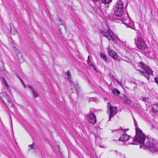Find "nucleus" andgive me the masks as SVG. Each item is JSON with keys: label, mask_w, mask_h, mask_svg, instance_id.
I'll list each match as a JSON object with an SVG mask.
<instances>
[{"label": "nucleus", "mask_w": 158, "mask_h": 158, "mask_svg": "<svg viewBox=\"0 0 158 158\" xmlns=\"http://www.w3.org/2000/svg\"><path fill=\"white\" fill-rule=\"evenodd\" d=\"M136 133L135 136L132 139V142H129V144H139L140 148L143 147L144 149L149 150L152 152L158 151V142L152 139H146L145 135L139 128H136Z\"/></svg>", "instance_id": "nucleus-1"}, {"label": "nucleus", "mask_w": 158, "mask_h": 158, "mask_svg": "<svg viewBox=\"0 0 158 158\" xmlns=\"http://www.w3.org/2000/svg\"><path fill=\"white\" fill-rule=\"evenodd\" d=\"M134 40L135 44L138 48L142 50H144L145 49L146 45L144 42L143 37L142 34H140L139 33L134 39Z\"/></svg>", "instance_id": "nucleus-2"}, {"label": "nucleus", "mask_w": 158, "mask_h": 158, "mask_svg": "<svg viewBox=\"0 0 158 158\" xmlns=\"http://www.w3.org/2000/svg\"><path fill=\"white\" fill-rule=\"evenodd\" d=\"M138 65L142 69L144 70L145 71V72H144L139 70V73L141 74L142 75L149 80V74H152V71L150 69L146 66L142 62H139L138 63Z\"/></svg>", "instance_id": "nucleus-3"}, {"label": "nucleus", "mask_w": 158, "mask_h": 158, "mask_svg": "<svg viewBox=\"0 0 158 158\" xmlns=\"http://www.w3.org/2000/svg\"><path fill=\"white\" fill-rule=\"evenodd\" d=\"M100 32L103 35L107 38L109 41L115 42L114 35V34L113 32L109 28H108L106 31L100 30Z\"/></svg>", "instance_id": "nucleus-4"}, {"label": "nucleus", "mask_w": 158, "mask_h": 158, "mask_svg": "<svg viewBox=\"0 0 158 158\" xmlns=\"http://www.w3.org/2000/svg\"><path fill=\"white\" fill-rule=\"evenodd\" d=\"M119 20H121L122 22L123 23L125 24L131 28L133 29V23H131L130 21V18L127 13L126 15L121 16V19H120Z\"/></svg>", "instance_id": "nucleus-5"}, {"label": "nucleus", "mask_w": 158, "mask_h": 158, "mask_svg": "<svg viewBox=\"0 0 158 158\" xmlns=\"http://www.w3.org/2000/svg\"><path fill=\"white\" fill-rule=\"evenodd\" d=\"M107 107L109 108L110 111V114L109 115V120H110L111 118L117 113V109L115 106H112L111 104L109 102H108L107 103Z\"/></svg>", "instance_id": "nucleus-6"}, {"label": "nucleus", "mask_w": 158, "mask_h": 158, "mask_svg": "<svg viewBox=\"0 0 158 158\" xmlns=\"http://www.w3.org/2000/svg\"><path fill=\"white\" fill-rule=\"evenodd\" d=\"M113 10L115 15L116 17V19H121V16H122L124 10L122 9H119L116 7H113Z\"/></svg>", "instance_id": "nucleus-7"}, {"label": "nucleus", "mask_w": 158, "mask_h": 158, "mask_svg": "<svg viewBox=\"0 0 158 158\" xmlns=\"http://www.w3.org/2000/svg\"><path fill=\"white\" fill-rule=\"evenodd\" d=\"M89 122V123L94 124L96 122V116L93 113H90L88 115Z\"/></svg>", "instance_id": "nucleus-8"}, {"label": "nucleus", "mask_w": 158, "mask_h": 158, "mask_svg": "<svg viewBox=\"0 0 158 158\" xmlns=\"http://www.w3.org/2000/svg\"><path fill=\"white\" fill-rule=\"evenodd\" d=\"M131 137V136L130 135H128L127 134L124 133L123 135L120 136L118 140L121 141L125 142L130 139Z\"/></svg>", "instance_id": "nucleus-9"}, {"label": "nucleus", "mask_w": 158, "mask_h": 158, "mask_svg": "<svg viewBox=\"0 0 158 158\" xmlns=\"http://www.w3.org/2000/svg\"><path fill=\"white\" fill-rule=\"evenodd\" d=\"M123 2L122 1L119 0L117 2L114 7H116L123 9Z\"/></svg>", "instance_id": "nucleus-10"}, {"label": "nucleus", "mask_w": 158, "mask_h": 158, "mask_svg": "<svg viewBox=\"0 0 158 158\" xmlns=\"http://www.w3.org/2000/svg\"><path fill=\"white\" fill-rule=\"evenodd\" d=\"M108 52L109 56H111L114 59H115L117 58V56L116 53L112 50H109Z\"/></svg>", "instance_id": "nucleus-11"}, {"label": "nucleus", "mask_w": 158, "mask_h": 158, "mask_svg": "<svg viewBox=\"0 0 158 158\" xmlns=\"http://www.w3.org/2000/svg\"><path fill=\"white\" fill-rule=\"evenodd\" d=\"M5 98L7 100V103L8 104V105L11 106L12 105V101H11V99L9 96L7 94L5 96Z\"/></svg>", "instance_id": "nucleus-12"}, {"label": "nucleus", "mask_w": 158, "mask_h": 158, "mask_svg": "<svg viewBox=\"0 0 158 158\" xmlns=\"http://www.w3.org/2000/svg\"><path fill=\"white\" fill-rule=\"evenodd\" d=\"M66 75L67 76V78L70 82L72 83H73V81L71 78L70 72L69 70L67 71V72L66 73Z\"/></svg>", "instance_id": "nucleus-13"}, {"label": "nucleus", "mask_w": 158, "mask_h": 158, "mask_svg": "<svg viewBox=\"0 0 158 158\" xmlns=\"http://www.w3.org/2000/svg\"><path fill=\"white\" fill-rule=\"evenodd\" d=\"M90 56H89L88 57V59L87 60V64L89 66L92 67L94 69L96 70V68L94 66L93 63L90 60Z\"/></svg>", "instance_id": "nucleus-14"}, {"label": "nucleus", "mask_w": 158, "mask_h": 158, "mask_svg": "<svg viewBox=\"0 0 158 158\" xmlns=\"http://www.w3.org/2000/svg\"><path fill=\"white\" fill-rule=\"evenodd\" d=\"M73 86L75 87V88L76 91L78 93L80 90V86L78 85V84H74Z\"/></svg>", "instance_id": "nucleus-15"}, {"label": "nucleus", "mask_w": 158, "mask_h": 158, "mask_svg": "<svg viewBox=\"0 0 158 158\" xmlns=\"http://www.w3.org/2000/svg\"><path fill=\"white\" fill-rule=\"evenodd\" d=\"M124 102L125 104L128 105L130 104V100L127 97H125Z\"/></svg>", "instance_id": "nucleus-16"}, {"label": "nucleus", "mask_w": 158, "mask_h": 158, "mask_svg": "<svg viewBox=\"0 0 158 158\" xmlns=\"http://www.w3.org/2000/svg\"><path fill=\"white\" fill-rule=\"evenodd\" d=\"M100 56L106 62H107L108 60V59L106 57V55L103 53H102L100 54Z\"/></svg>", "instance_id": "nucleus-17"}, {"label": "nucleus", "mask_w": 158, "mask_h": 158, "mask_svg": "<svg viewBox=\"0 0 158 158\" xmlns=\"http://www.w3.org/2000/svg\"><path fill=\"white\" fill-rule=\"evenodd\" d=\"M10 31L11 33L13 35H16L17 34V32L14 28H10Z\"/></svg>", "instance_id": "nucleus-18"}, {"label": "nucleus", "mask_w": 158, "mask_h": 158, "mask_svg": "<svg viewBox=\"0 0 158 158\" xmlns=\"http://www.w3.org/2000/svg\"><path fill=\"white\" fill-rule=\"evenodd\" d=\"M152 110L155 112H158V104L154 105L152 108Z\"/></svg>", "instance_id": "nucleus-19"}, {"label": "nucleus", "mask_w": 158, "mask_h": 158, "mask_svg": "<svg viewBox=\"0 0 158 158\" xmlns=\"http://www.w3.org/2000/svg\"><path fill=\"white\" fill-rule=\"evenodd\" d=\"M112 93L114 95L118 96L119 92V91L116 89H114L112 91Z\"/></svg>", "instance_id": "nucleus-20"}, {"label": "nucleus", "mask_w": 158, "mask_h": 158, "mask_svg": "<svg viewBox=\"0 0 158 158\" xmlns=\"http://www.w3.org/2000/svg\"><path fill=\"white\" fill-rule=\"evenodd\" d=\"M28 147H29V148L28 149L29 150L31 149H35V144L34 143H33L32 144L29 145H28Z\"/></svg>", "instance_id": "nucleus-21"}, {"label": "nucleus", "mask_w": 158, "mask_h": 158, "mask_svg": "<svg viewBox=\"0 0 158 158\" xmlns=\"http://www.w3.org/2000/svg\"><path fill=\"white\" fill-rule=\"evenodd\" d=\"M4 69V64L3 62L0 60V69L2 70H3Z\"/></svg>", "instance_id": "nucleus-22"}, {"label": "nucleus", "mask_w": 158, "mask_h": 158, "mask_svg": "<svg viewBox=\"0 0 158 158\" xmlns=\"http://www.w3.org/2000/svg\"><path fill=\"white\" fill-rule=\"evenodd\" d=\"M32 92L33 93V94L34 97L35 98H37L38 97V96H39L38 94L36 91H35V90H33L32 91Z\"/></svg>", "instance_id": "nucleus-23"}, {"label": "nucleus", "mask_w": 158, "mask_h": 158, "mask_svg": "<svg viewBox=\"0 0 158 158\" xmlns=\"http://www.w3.org/2000/svg\"><path fill=\"white\" fill-rule=\"evenodd\" d=\"M6 93L5 92H2L0 93V97L1 98H5Z\"/></svg>", "instance_id": "nucleus-24"}, {"label": "nucleus", "mask_w": 158, "mask_h": 158, "mask_svg": "<svg viewBox=\"0 0 158 158\" xmlns=\"http://www.w3.org/2000/svg\"><path fill=\"white\" fill-rule=\"evenodd\" d=\"M2 81L4 83V84L6 86L8 87V84L6 82V81L5 79L3 77H2Z\"/></svg>", "instance_id": "nucleus-25"}, {"label": "nucleus", "mask_w": 158, "mask_h": 158, "mask_svg": "<svg viewBox=\"0 0 158 158\" xmlns=\"http://www.w3.org/2000/svg\"><path fill=\"white\" fill-rule=\"evenodd\" d=\"M27 87L31 90L32 92L35 90L30 85H28Z\"/></svg>", "instance_id": "nucleus-26"}, {"label": "nucleus", "mask_w": 158, "mask_h": 158, "mask_svg": "<svg viewBox=\"0 0 158 158\" xmlns=\"http://www.w3.org/2000/svg\"><path fill=\"white\" fill-rule=\"evenodd\" d=\"M142 99L143 101H144V102H146L148 100V98H142Z\"/></svg>", "instance_id": "nucleus-27"}, {"label": "nucleus", "mask_w": 158, "mask_h": 158, "mask_svg": "<svg viewBox=\"0 0 158 158\" xmlns=\"http://www.w3.org/2000/svg\"><path fill=\"white\" fill-rule=\"evenodd\" d=\"M154 81L158 85V77H156L154 79Z\"/></svg>", "instance_id": "nucleus-28"}, {"label": "nucleus", "mask_w": 158, "mask_h": 158, "mask_svg": "<svg viewBox=\"0 0 158 158\" xmlns=\"http://www.w3.org/2000/svg\"><path fill=\"white\" fill-rule=\"evenodd\" d=\"M134 124H135V129H136V128H138L137 127V122L135 121V119L134 118Z\"/></svg>", "instance_id": "nucleus-29"}, {"label": "nucleus", "mask_w": 158, "mask_h": 158, "mask_svg": "<svg viewBox=\"0 0 158 158\" xmlns=\"http://www.w3.org/2000/svg\"><path fill=\"white\" fill-rule=\"evenodd\" d=\"M11 45L12 46V47L14 48H15V45L14 43H10Z\"/></svg>", "instance_id": "nucleus-30"}, {"label": "nucleus", "mask_w": 158, "mask_h": 158, "mask_svg": "<svg viewBox=\"0 0 158 158\" xmlns=\"http://www.w3.org/2000/svg\"><path fill=\"white\" fill-rule=\"evenodd\" d=\"M18 56H19V55H17V56L18 60H19L20 62H23V60H22V61H20V57H19Z\"/></svg>", "instance_id": "nucleus-31"}, {"label": "nucleus", "mask_w": 158, "mask_h": 158, "mask_svg": "<svg viewBox=\"0 0 158 158\" xmlns=\"http://www.w3.org/2000/svg\"><path fill=\"white\" fill-rule=\"evenodd\" d=\"M20 80L22 82V84H23V80H22V79L21 78Z\"/></svg>", "instance_id": "nucleus-32"}, {"label": "nucleus", "mask_w": 158, "mask_h": 158, "mask_svg": "<svg viewBox=\"0 0 158 158\" xmlns=\"http://www.w3.org/2000/svg\"><path fill=\"white\" fill-rule=\"evenodd\" d=\"M57 147L58 149H59V144L57 145Z\"/></svg>", "instance_id": "nucleus-33"}, {"label": "nucleus", "mask_w": 158, "mask_h": 158, "mask_svg": "<svg viewBox=\"0 0 158 158\" xmlns=\"http://www.w3.org/2000/svg\"><path fill=\"white\" fill-rule=\"evenodd\" d=\"M17 77H18V78L19 79H21V78L19 77V76H17Z\"/></svg>", "instance_id": "nucleus-34"}, {"label": "nucleus", "mask_w": 158, "mask_h": 158, "mask_svg": "<svg viewBox=\"0 0 158 158\" xmlns=\"http://www.w3.org/2000/svg\"><path fill=\"white\" fill-rule=\"evenodd\" d=\"M128 129H125L124 130V131H128Z\"/></svg>", "instance_id": "nucleus-35"}, {"label": "nucleus", "mask_w": 158, "mask_h": 158, "mask_svg": "<svg viewBox=\"0 0 158 158\" xmlns=\"http://www.w3.org/2000/svg\"><path fill=\"white\" fill-rule=\"evenodd\" d=\"M23 85L25 87V88H26V85H25V84H24V83H23Z\"/></svg>", "instance_id": "nucleus-36"}, {"label": "nucleus", "mask_w": 158, "mask_h": 158, "mask_svg": "<svg viewBox=\"0 0 158 158\" xmlns=\"http://www.w3.org/2000/svg\"><path fill=\"white\" fill-rule=\"evenodd\" d=\"M23 85L25 87V88H26V85H25V84H24V83H23Z\"/></svg>", "instance_id": "nucleus-37"}, {"label": "nucleus", "mask_w": 158, "mask_h": 158, "mask_svg": "<svg viewBox=\"0 0 158 158\" xmlns=\"http://www.w3.org/2000/svg\"><path fill=\"white\" fill-rule=\"evenodd\" d=\"M59 20L60 21L62 22V20H61V19H59Z\"/></svg>", "instance_id": "nucleus-38"}, {"label": "nucleus", "mask_w": 158, "mask_h": 158, "mask_svg": "<svg viewBox=\"0 0 158 158\" xmlns=\"http://www.w3.org/2000/svg\"><path fill=\"white\" fill-rule=\"evenodd\" d=\"M125 145H128V144L127 143V144H126V143H125Z\"/></svg>", "instance_id": "nucleus-39"}, {"label": "nucleus", "mask_w": 158, "mask_h": 158, "mask_svg": "<svg viewBox=\"0 0 158 158\" xmlns=\"http://www.w3.org/2000/svg\"><path fill=\"white\" fill-rule=\"evenodd\" d=\"M2 101H3V102H4V100H3V99H2Z\"/></svg>", "instance_id": "nucleus-40"}, {"label": "nucleus", "mask_w": 158, "mask_h": 158, "mask_svg": "<svg viewBox=\"0 0 158 158\" xmlns=\"http://www.w3.org/2000/svg\"><path fill=\"white\" fill-rule=\"evenodd\" d=\"M121 130H123V128H122V127H121Z\"/></svg>", "instance_id": "nucleus-41"}, {"label": "nucleus", "mask_w": 158, "mask_h": 158, "mask_svg": "<svg viewBox=\"0 0 158 158\" xmlns=\"http://www.w3.org/2000/svg\"><path fill=\"white\" fill-rule=\"evenodd\" d=\"M16 52H17V51L19 52V51H18V50H16Z\"/></svg>", "instance_id": "nucleus-42"}, {"label": "nucleus", "mask_w": 158, "mask_h": 158, "mask_svg": "<svg viewBox=\"0 0 158 158\" xmlns=\"http://www.w3.org/2000/svg\"><path fill=\"white\" fill-rule=\"evenodd\" d=\"M19 55H21V54H19Z\"/></svg>", "instance_id": "nucleus-43"}, {"label": "nucleus", "mask_w": 158, "mask_h": 158, "mask_svg": "<svg viewBox=\"0 0 158 158\" xmlns=\"http://www.w3.org/2000/svg\"><path fill=\"white\" fill-rule=\"evenodd\" d=\"M113 131H112V132H113Z\"/></svg>", "instance_id": "nucleus-44"}]
</instances>
